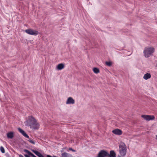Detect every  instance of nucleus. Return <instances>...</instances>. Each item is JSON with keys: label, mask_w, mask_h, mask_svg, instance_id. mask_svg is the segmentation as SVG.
Wrapping results in <instances>:
<instances>
[{"label": "nucleus", "mask_w": 157, "mask_h": 157, "mask_svg": "<svg viewBox=\"0 0 157 157\" xmlns=\"http://www.w3.org/2000/svg\"><path fill=\"white\" fill-rule=\"evenodd\" d=\"M27 125L30 127L31 128L34 129H37L39 128V124L34 117L32 116L28 117V120L26 121Z\"/></svg>", "instance_id": "nucleus-1"}, {"label": "nucleus", "mask_w": 157, "mask_h": 157, "mask_svg": "<svg viewBox=\"0 0 157 157\" xmlns=\"http://www.w3.org/2000/svg\"><path fill=\"white\" fill-rule=\"evenodd\" d=\"M155 50V48L153 47L145 48L143 52L144 56L145 58H148L150 56L153 55Z\"/></svg>", "instance_id": "nucleus-2"}, {"label": "nucleus", "mask_w": 157, "mask_h": 157, "mask_svg": "<svg viewBox=\"0 0 157 157\" xmlns=\"http://www.w3.org/2000/svg\"><path fill=\"white\" fill-rule=\"evenodd\" d=\"M119 152L121 156L124 157L127 152L126 146L124 143H121L119 145Z\"/></svg>", "instance_id": "nucleus-3"}, {"label": "nucleus", "mask_w": 157, "mask_h": 157, "mask_svg": "<svg viewBox=\"0 0 157 157\" xmlns=\"http://www.w3.org/2000/svg\"><path fill=\"white\" fill-rule=\"evenodd\" d=\"M25 31L28 34L36 36L39 34V32L38 31L32 29H26Z\"/></svg>", "instance_id": "nucleus-4"}, {"label": "nucleus", "mask_w": 157, "mask_h": 157, "mask_svg": "<svg viewBox=\"0 0 157 157\" xmlns=\"http://www.w3.org/2000/svg\"><path fill=\"white\" fill-rule=\"evenodd\" d=\"M108 152L104 150L101 151L99 152L97 157H107Z\"/></svg>", "instance_id": "nucleus-5"}, {"label": "nucleus", "mask_w": 157, "mask_h": 157, "mask_svg": "<svg viewBox=\"0 0 157 157\" xmlns=\"http://www.w3.org/2000/svg\"><path fill=\"white\" fill-rule=\"evenodd\" d=\"M141 117L147 121L153 120L155 119L154 116L148 115H142Z\"/></svg>", "instance_id": "nucleus-6"}, {"label": "nucleus", "mask_w": 157, "mask_h": 157, "mask_svg": "<svg viewBox=\"0 0 157 157\" xmlns=\"http://www.w3.org/2000/svg\"><path fill=\"white\" fill-rule=\"evenodd\" d=\"M112 132L115 135H121L122 134V131L119 129H115L112 131Z\"/></svg>", "instance_id": "nucleus-7"}, {"label": "nucleus", "mask_w": 157, "mask_h": 157, "mask_svg": "<svg viewBox=\"0 0 157 157\" xmlns=\"http://www.w3.org/2000/svg\"><path fill=\"white\" fill-rule=\"evenodd\" d=\"M75 103V100L71 97H70L68 98L66 102V104H74Z\"/></svg>", "instance_id": "nucleus-8"}, {"label": "nucleus", "mask_w": 157, "mask_h": 157, "mask_svg": "<svg viewBox=\"0 0 157 157\" xmlns=\"http://www.w3.org/2000/svg\"><path fill=\"white\" fill-rule=\"evenodd\" d=\"M19 131L25 137L27 138H29V136L26 133L23 131L22 129L21 128H18Z\"/></svg>", "instance_id": "nucleus-9"}, {"label": "nucleus", "mask_w": 157, "mask_h": 157, "mask_svg": "<svg viewBox=\"0 0 157 157\" xmlns=\"http://www.w3.org/2000/svg\"><path fill=\"white\" fill-rule=\"evenodd\" d=\"M108 157H116V154L115 151L113 150L110 151V154L108 153L107 155Z\"/></svg>", "instance_id": "nucleus-10"}, {"label": "nucleus", "mask_w": 157, "mask_h": 157, "mask_svg": "<svg viewBox=\"0 0 157 157\" xmlns=\"http://www.w3.org/2000/svg\"><path fill=\"white\" fill-rule=\"evenodd\" d=\"M7 136L8 138L12 139L14 136V133L11 132L7 133Z\"/></svg>", "instance_id": "nucleus-11"}, {"label": "nucleus", "mask_w": 157, "mask_h": 157, "mask_svg": "<svg viewBox=\"0 0 157 157\" xmlns=\"http://www.w3.org/2000/svg\"><path fill=\"white\" fill-rule=\"evenodd\" d=\"M32 151L39 157H44L42 155L37 151L34 150H32Z\"/></svg>", "instance_id": "nucleus-12"}, {"label": "nucleus", "mask_w": 157, "mask_h": 157, "mask_svg": "<svg viewBox=\"0 0 157 157\" xmlns=\"http://www.w3.org/2000/svg\"><path fill=\"white\" fill-rule=\"evenodd\" d=\"M64 64L61 63L58 64L56 67V69L58 70H61L64 68Z\"/></svg>", "instance_id": "nucleus-13"}, {"label": "nucleus", "mask_w": 157, "mask_h": 157, "mask_svg": "<svg viewBox=\"0 0 157 157\" xmlns=\"http://www.w3.org/2000/svg\"><path fill=\"white\" fill-rule=\"evenodd\" d=\"M61 157H73L72 156L67 152H64L61 154Z\"/></svg>", "instance_id": "nucleus-14"}, {"label": "nucleus", "mask_w": 157, "mask_h": 157, "mask_svg": "<svg viewBox=\"0 0 157 157\" xmlns=\"http://www.w3.org/2000/svg\"><path fill=\"white\" fill-rule=\"evenodd\" d=\"M151 76L150 74L147 73L144 75L143 78L145 80H147V79L150 78Z\"/></svg>", "instance_id": "nucleus-15"}, {"label": "nucleus", "mask_w": 157, "mask_h": 157, "mask_svg": "<svg viewBox=\"0 0 157 157\" xmlns=\"http://www.w3.org/2000/svg\"><path fill=\"white\" fill-rule=\"evenodd\" d=\"M24 151L27 153L29 155L32 156V157H36L33 154L27 149H24Z\"/></svg>", "instance_id": "nucleus-16"}, {"label": "nucleus", "mask_w": 157, "mask_h": 157, "mask_svg": "<svg viewBox=\"0 0 157 157\" xmlns=\"http://www.w3.org/2000/svg\"><path fill=\"white\" fill-rule=\"evenodd\" d=\"M94 72L95 74H98L99 72V70L98 68L94 67L93 69Z\"/></svg>", "instance_id": "nucleus-17"}, {"label": "nucleus", "mask_w": 157, "mask_h": 157, "mask_svg": "<svg viewBox=\"0 0 157 157\" xmlns=\"http://www.w3.org/2000/svg\"><path fill=\"white\" fill-rule=\"evenodd\" d=\"M28 138L29 139V140H28V141L29 142L33 144H35V142L33 140L29 138Z\"/></svg>", "instance_id": "nucleus-18"}, {"label": "nucleus", "mask_w": 157, "mask_h": 157, "mask_svg": "<svg viewBox=\"0 0 157 157\" xmlns=\"http://www.w3.org/2000/svg\"><path fill=\"white\" fill-rule=\"evenodd\" d=\"M0 150L2 153H5V149L2 146H1L0 147Z\"/></svg>", "instance_id": "nucleus-19"}, {"label": "nucleus", "mask_w": 157, "mask_h": 157, "mask_svg": "<svg viewBox=\"0 0 157 157\" xmlns=\"http://www.w3.org/2000/svg\"><path fill=\"white\" fill-rule=\"evenodd\" d=\"M106 64L108 66H110L112 65V63L111 62H106Z\"/></svg>", "instance_id": "nucleus-20"}, {"label": "nucleus", "mask_w": 157, "mask_h": 157, "mask_svg": "<svg viewBox=\"0 0 157 157\" xmlns=\"http://www.w3.org/2000/svg\"><path fill=\"white\" fill-rule=\"evenodd\" d=\"M69 150L70 151H71L74 152L76 151L74 149H73L72 148L70 147L69 148Z\"/></svg>", "instance_id": "nucleus-21"}, {"label": "nucleus", "mask_w": 157, "mask_h": 157, "mask_svg": "<svg viewBox=\"0 0 157 157\" xmlns=\"http://www.w3.org/2000/svg\"><path fill=\"white\" fill-rule=\"evenodd\" d=\"M30 155H25V157H30Z\"/></svg>", "instance_id": "nucleus-22"}, {"label": "nucleus", "mask_w": 157, "mask_h": 157, "mask_svg": "<svg viewBox=\"0 0 157 157\" xmlns=\"http://www.w3.org/2000/svg\"><path fill=\"white\" fill-rule=\"evenodd\" d=\"M19 157H24L22 155H19Z\"/></svg>", "instance_id": "nucleus-23"}, {"label": "nucleus", "mask_w": 157, "mask_h": 157, "mask_svg": "<svg viewBox=\"0 0 157 157\" xmlns=\"http://www.w3.org/2000/svg\"><path fill=\"white\" fill-rule=\"evenodd\" d=\"M117 157H121L120 155H118L117 156Z\"/></svg>", "instance_id": "nucleus-24"}, {"label": "nucleus", "mask_w": 157, "mask_h": 157, "mask_svg": "<svg viewBox=\"0 0 157 157\" xmlns=\"http://www.w3.org/2000/svg\"><path fill=\"white\" fill-rule=\"evenodd\" d=\"M156 139L157 140V135L156 136Z\"/></svg>", "instance_id": "nucleus-25"}, {"label": "nucleus", "mask_w": 157, "mask_h": 157, "mask_svg": "<svg viewBox=\"0 0 157 157\" xmlns=\"http://www.w3.org/2000/svg\"><path fill=\"white\" fill-rule=\"evenodd\" d=\"M53 157H57V156H53Z\"/></svg>", "instance_id": "nucleus-26"}]
</instances>
